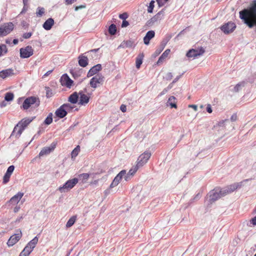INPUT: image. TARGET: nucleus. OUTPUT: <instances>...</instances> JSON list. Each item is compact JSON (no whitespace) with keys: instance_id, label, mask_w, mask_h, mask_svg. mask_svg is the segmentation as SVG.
I'll return each mask as SVG.
<instances>
[{"instance_id":"obj_1","label":"nucleus","mask_w":256,"mask_h":256,"mask_svg":"<svg viewBox=\"0 0 256 256\" xmlns=\"http://www.w3.org/2000/svg\"><path fill=\"white\" fill-rule=\"evenodd\" d=\"M240 18L250 28L256 26V0H254L248 8L240 12Z\"/></svg>"},{"instance_id":"obj_2","label":"nucleus","mask_w":256,"mask_h":256,"mask_svg":"<svg viewBox=\"0 0 256 256\" xmlns=\"http://www.w3.org/2000/svg\"><path fill=\"white\" fill-rule=\"evenodd\" d=\"M33 118H24L14 126L10 138L15 136L18 138L26 128L32 121Z\"/></svg>"},{"instance_id":"obj_3","label":"nucleus","mask_w":256,"mask_h":256,"mask_svg":"<svg viewBox=\"0 0 256 256\" xmlns=\"http://www.w3.org/2000/svg\"><path fill=\"white\" fill-rule=\"evenodd\" d=\"M40 104V101L38 98L35 96H30L24 100L22 107L24 110H28L30 106L36 108L39 106Z\"/></svg>"},{"instance_id":"obj_4","label":"nucleus","mask_w":256,"mask_h":256,"mask_svg":"<svg viewBox=\"0 0 256 256\" xmlns=\"http://www.w3.org/2000/svg\"><path fill=\"white\" fill-rule=\"evenodd\" d=\"M241 183L242 182H236L222 188H220V192L221 196H224L226 194L232 193L238 188H240L242 186Z\"/></svg>"},{"instance_id":"obj_5","label":"nucleus","mask_w":256,"mask_h":256,"mask_svg":"<svg viewBox=\"0 0 256 256\" xmlns=\"http://www.w3.org/2000/svg\"><path fill=\"white\" fill-rule=\"evenodd\" d=\"M78 178H74L68 180L62 186L58 188V190L61 192H68L73 188L78 182Z\"/></svg>"},{"instance_id":"obj_6","label":"nucleus","mask_w":256,"mask_h":256,"mask_svg":"<svg viewBox=\"0 0 256 256\" xmlns=\"http://www.w3.org/2000/svg\"><path fill=\"white\" fill-rule=\"evenodd\" d=\"M104 82V77L100 74H97L92 77L90 82V86L94 88H96L103 84Z\"/></svg>"},{"instance_id":"obj_7","label":"nucleus","mask_w":256,"mask_h":256,"mask_svg":"<svg viewBox=\"0 0 256 256\" xmlns=\"http://www.w3.org/2000/svg\"><path fill=\"white\" fill-rule=\"evenodd\" d=\"M220 192V188H216L209 192L208 196L209 198L208 201L210 204L222 197Z\"/></svg>"},{"instance_id":"obj_8","label":"nucleus","mask_w":256,"mask_h":256,"mask_svg":"<svg viewBox=\"0 0 256 256\" xmlns=\"http://www.w3.org/2000/svg\"><path fill=\"white\" fill-rule=\"evenodd\" d=\"M151 156V153L146 152L142 154L138 158L136 166L138 168L145 164Z\"/></svg>"},{"instance_id":"obj_9","label":"nucleus","mask_w":256,"mask_h":256,"mask_svg":"<svg viewBox=\"0 0 256 256\" xmlns=\"http://www.w3.org/2000/svg\"><path fill=\"white\" fill-rule=\"evenodd\" d=\"M236 28V24L232 22H228L222 24L220 28L225 34H228L233 32Z\"/></svg>"},{"instance_id":"obj_10","label":"nucleus","mask_w":256,"mask_h":256,"mask_svg":"<svg viewBox=\"0 0 256 256\" xmlns=\"http://www.w3.org/2000/svg\"><path fill=\"white\" fill-rule=\"evenodd\" d=\"M14 29L12 22L4 24L0 28V36H5L10 32Z\"/></svg>"},{"instance_id":"obj_11","label":"nucleus","mask_w":256,"mask_h":256,"mask_svg":"<svg viewBox=\"0 0 256 256\" xmlns=\"http://www.w3.org/2000/svg\"><path fill=\"white\" fill-rule=\"evenodd\" d=\"M34 50L31 46H27L20 49V56L22 58H28L33 54Z\"/></svg>"},{"instance_id":"obj_12","label":"nucleus","mask_w":256,"mask_h":256,"mask_svg":"<svg viewBox=\"0 0 256 256\" xmlns=\"http://www.w3.org/2000/svg\"><path fill=\"white\" fill-rule=\"evenodd\" d=\"M86 92V89L84 90L79 92V100L78 104L82 106H86L90 101V96L84 94Z\"/></svg>"},{"instance_id":"obj_13","label":"nucleus","mask_w":256,"mask_h":256,"mask_svg":"<svg viewBox=\"0 0 256 256\" xmlns=\"http://www.w3.org/2000/svg\"><path fill=\"white\" fill-rule=\"evenodd\" d=\"M22 232L20 230H18V233L12 236L8 240V242H7L8 246H13L20 240V238L22 237Z\"/></svg>"},{"instance_id":"obj_14","label":"nucleus","mask_w":256,"mask_h":256,"mask_svg":"<svg viewBox=\"0 0 256 256\" xmlns=\"http://www.w3.org/2000/svg\"><path fill=\"white\" fill-rule=\"evenodd\" d=\"M125 174L126 170L120 171L114 178L113 181L110 186V188H112L118 186Z\"/></svg>"},{"instance_id":"obj_15","label":"nucleus","mask_w":256,"mask_h":256,"mask_svg":"<svg viewBox=\"0 0 256 256\" xmlns=\"http://www.w3.org/2000/svg\"><path fill=\"white\" fill-rule=\"evenodd\" d=\"M56 147V144L52 143L50 146L44 147L42 148L40 152L39 153V156L41 157L44 155L49 154Z\"/></svg>"},{"instance_id":"obj_16","label":"nucleus","mask_w":256,"mask_h":256,"mask_svg":"<svg viewBox=\"0 0 256 256\" xmlns=\"http://www.w3.org/2000/svg\"><path fill=\"white\" fill-rule=\"evenodd\" d=\"M14 70L8 68L0 72V78L5 79L14 75Z\"/></svg>"},{"instance_id":"obj_17","label":"nucleus","mask_w":256,"mask_h":256,"mask_svg":"<svg viewBox=\"0 0 256 256\" xmlns=\"http://www.w3.org/2000/svg\"><path fill=\"white\" fill-rule=\"evenodd\" d=\"M62 84L70 88L72 86L73 81L66 74L62 75L61 78Z\"/></svg>"},{"instance_id":"obj_18","label":"nucleus","mask_w":256,"mask_h":256,"mask_svg":"<svg viewBox=\"0 0 256 256\" xmlns=\"http://www.w3.org/2000/svg\"><path fill=\"white\" fill-rule=\"evenodd\" d=\"M14 166H10L8 168L3 178L4 184H6L9 181L10 176L14 172Z\"/></svg>"},{"instance_id":"obj_19","label":"nucleus","mask_w":256,"mask_h":256,"mask_svg":"<svg viewBox=\"0 0 256 256\" xmlns=\"http://www.w3.org/2000/svg\"><path fill=\"white\" fill-rule=\"evenodd\" d=\"M102 70V66L100 64H98L92 66L88 71L87 76L90 77L96 74L99 71Z\"/></svg>"},{"instance_id":"obj_20","label":"nucleus","mask_w":256,"mask_h":256,"mask_svg":"<svg viewBox=\"0 0 256 256\" xmlns=\"http://www.w3.org/2000/svg\"><path fill=\"white\" fill-rule=\"evenodd\" d=\"M205 52V50L202 47L193 48V61L198 56H202Z\"/></svg>"},{"instance_id":"obj_21","label":"nucleus","mask_w":256,"mask_h":256,"mask_svg":"<svg viewBox=\"0 0 256 256\" xmlns=\"http://www.w3.org/2000/svg\"><path fill=\"white\" fill-rule=\"evenodd\" d=\"M154 35L155 32L154 31L150 30L148 32L144 38V44L146 45L150 43V40L154 36Z\"/></svg>"},{"instance_id":"obj_22","label":"nucleus","mask_w":256,"mask_h":256,"mask_svg":"<svg viewBox=\"0 0 256 256\" xmlns=\"http://www.w3.org/2000/svg\"><path fill=\"white\" fill-rule=\"evenodd\" d=\"M23 196L24 194L22 192H18L10 199V202L13 204H18Z\"/></svg>"},{"instance_id":"obj_23","label":"nucleus","mask_w":256,"mask_h":256,"mask_svg":"<svg viewBox=\"0 0 256 256\" xmlns=\"http://www.w3.org/2000/svg\"><path fill=\"white\" fill-rule=\"evenodd\" d=\"M67 114L62 105L55 112L56 115L61 118L66 116Z\"/></svg>"},{"instance_id":"obj_24","label":"nucleus","mask_w":256,"mask_h":256,"mask_svg":"<svg viewBox=\"0 0 256 256\" xmlns=\"http://www.w3.org/2000/svg\"><path fill=\"white\" fill-rule=\"evenodd\" d=\"M78 98L79 92L78 93L77 92H74L69 96L68 98V101L71 104H75L78 102Z\"/></svg>"},{"instance_id":"obj_25","label":"nucleus","mask_w":256,"mask_h":256,"mask_svg":"<svg viewBox=\"0 0 256 256\" xmlns=\"http://www.w3.org/2000/svg\"><path fill=\"white\" fill-rule=\"evenodd\" d=\"M247 84V81L243 80L238 84H236V86L234 87L233 89L232 90V91L234 92H238L240 90H242V89L246 86V85Z\"/></svg>"},{"instance_id":"obj_26","label":"nucleus","mask_w":256,"mask_h":256,"mask_svg":"<svg viewBox=\"0 0 256 256\" xmlns=\"http://www.w3.org/2000/svg\"><path fill=\"white\" fill-rule=\"evenodd\" d=\"M54 24V20L52 18H48L43 24V28L46 30H50Z\"/></svg>"},{"instance_id":"obj_27","label":"nucleus","mask_w":256,"mask_h":256,"mask_svg":"<svg viewBox=\"0 0 256 256\" xmlns=\"http://www.w3.org/2000/svg\"><path fill=\"white\" fill-rule=\"evenodd\" d=\"M78 64L82 67H86L88 64L87 56L82 55L78 56Z\"/></svg>"},{"instance_id":"obj_28","label":"nucleus","mask_w":256,"mask_h":256,"mask_svg":"<svg viewBox=\"0 0 256 256\" xmlns=\"http://www.w3.org/2000/svg\"><path fill=\"white\" fill-rule=\"evenodd\" d=\"M134 46V43L132 40H126L124 41L121 43V44L118 46V48H130Z\"/></svg>"},{"instance_id":"obj_29","label":"nucleus","mask_w":256,"mask_h":256,"mask_svg":"<svg viewBox=\"0 0 256 256\" xmlns=\"http://www.w3.org/2000/svg\"><path fill=\"white\" fill-rule=\"evenodd\" d=\"M162 14V12H158L156 15H155L152 18H150L149 20H148V25H152L156 22L158 21V20L160 19V16Z\"/></svg>"},{"instance_id":"obj_30","label":"nucleus","mask_w":256,"mask_h":256,"mask_svg":"<svg viewBox=\"0 0 256 256\" xmlns=\"http://www.w3.org/2000/svg\"><path fill=\"white\" fill-rule=\"evenodd\" d=\"M144 57V54L143 53L140 54L136 58V67L137 68H139L140 66V65L142 64V60Z\"/></svg>"},{"instance_id":"obj_31","label":"nucleus","mask_w":256,"mask_h":256,"mask_svg":"<svg viewBox=\"0 0 256 256\" xmlns=\"http://www.w3.org/2000/svg\"><path fill=\"white\" fill-rule=\"evenodd\" d=\"M167 42H168L167 40H164L161 42L160 47L156 50V52H154L156 56H157L158 54H160V53L162 51V50L164 48Z\"/></svg>"},{"instance_id":"obj_32","label":"nucleus","mask_w":256,"mask_h":256,"mask_svg":"<svg viewBox=\"0 0 256 256\" xmlns=\"http://www.w3.org/2000/svg\"><path fill=\"white\" fill-rule=\"evenodd\" d=\"M167 105L170 106L172 108H177L176 102V98L174 96H171L169 98L167 102Z\"/></svg>"},{"instance_id":"obj_33","label":"nucleus","mask_w":256,"mask_h":256,"mask_svg":"<svg viewBox=\"0 0 256 256\" xmlns=\"http://www.w3.org/2000/svg\"><path fill=\"white\" fill-rule=\"evenodd\" d=\"M170 49L166 50L159 58L158 61V64L162 62L168 57V55L170 54Z\"/></svg>"},{"instance_id":"obj_34","label":"nucleus","mask_w":256,"mask_h":256,"mask_svg":"<svg viewBox=\"0 0 256 256\" xmlns=\"http://www.w3.org/2000/svg\"><path fill=\"white\" fill-rule=\"evenodd\" d=\"M38 238L37 236H35L32 240H30L27 245L30 246V248H32V249H34L36 244H37L38 242Z\"/></svg>"},{"instance_id":"obj_35","label":"nucleus","mask_w":256,"mask_h":256,"mask_svg":"<svg viewBox=\"0 0 256 256\" xmlns=\"http://www.w3.org/2000/svg\"><path fill=\"white\" fill-rule=\"evenodd\" d=\"M90 175L86 173H84L78 175V178L82 180L83 184L86 183V180L88 179Z\"/></svg>"},{"instance_id":"obj_36","label":"nucleus","mask_w":256,"mask_h":256,"mask_svg":"<svg viewBox=\"0 0 256 256\" xmlns=\"http://www.w3.org/2000/svg\"><path fill=\"white\" fill-rule=\"evenodd\" d=\"M62 106L67 113L72 112L74 108V106H72V104L69 103L64 104Z\"/></svg>"},{"instance_id":"obj_37","label":"nucleus","mask_w":256,"mask_h":256,"mask_svg":"<svg viewBox=\"0 0 256 256\" xmlns=\"http://www.w3.org/2000/svg\"><path fill=\"white\" fill-rule=\"evenodd\" d=\"M76 220V216H72L68 220V221L66 226L67 228H70L71 227L75 222Z\"/></svg>"},{"instance_id":"obj_38","label":"nucleus","mask_w":256,"mask_h":256,"mask_svg":"<svg viewBox=\"0 0 256 256\" xmlns=\"http://www.w3.org/2000/svg\"><path fill=\"white\" fill-rule=\"evenodd\" d=\"M32 248H30L26 244L22 252L28 256L33 250Z\"/></svg>"},{"instance_id":"obj_39","label":"nucleus","mask_w":256,"mask_h":256,"mask_svg":"<svg viewBox=\"0 0 256 256\" xmlns=\"http://www.w3.org/2000/svg\"><path fill=\"white\" fill-rule=\"evenodd\" d=\"M108 32L111 35H114L116 32V28L115 24H112L108 28Z\"/></svg>"},{"instance_id":"obj_40","label":"nucleus","mask_w":256,"mask_h":256,"mask_svg":"<svg viewBox=\"0 0 256 256\" xmlns=\"http://www.w3.org/2000/svg\"><path fill=\"white\" fill-rule=\"evenodd\" d=\"M14 95L12 92H7L5 94L4 100L6 101H11L14 99Z\"/></svg>"},{"instance_id":"obj_41","label":"nucleus","mask_w":256,"mask_h":256,"mask_svg":"<svg viewBox=\"0 0 256 256\" xmlns=\"http://www.w3.org/2000/svg\"><path fill=\"white\" fill-rule=\"evenodd\" d=\"M80 150V147L79 146H78L76 148H74V149L72 151L71 153L72 158L76 157L78 156Z\"/></svg>"},{"instance_id":"obj_42","label":"nucleus","mask_w":256,"mask_h":256,"mask_svg":"<svg viewBox=\"0 0 256 256\" xmlns=\"http://www.w3.org/2000/svg\"><path fill=\"white\" fill-rule=\"evenodd\" d=\"M230 120H222L218 122V126H219L220 128H223L224 127L228 124H230Z\"/></svg>"},{"instance_id":"obj_43","label":"nucleus","mask_w":256,"mask_h":256,"mask_svg":"<svg viewBox=\"0 0 256 256\" xmlns=\"http://www.w3.org/2000/svg\"><path fill=\"white\" fill-rule=\"evenodd\" d=\"M139 168L137 166H133L128 172V174L132 177L134 174Z\"/></svg>"},{"instance_id":"obj_44","label":"nucleus","mask_w":256,"mask_h":256,"mask_svg":"<svg viewBox=\"0 0 256 256\" xmlns=\"http://www.w3.org/2000/svg\"><path fill=\"white\" fill-rule=\"evenodd\" d=\"M52 114L50 113L44 121V123L47 125L50 124L52 122Z\"/></svg>"},{"instance_id":"obj_45","label":"nucleus","mask_w":256,"mask_h":256,"mask_svg":"<svg viewBox=\"0 0 256 256\" xmlns=\"http://www.w3.org/2000/svg\"><path fill=\"white\" fill-rule=\"evenodd\" d=\"M44 12V8H43L38 7L37 8L36 15L38 16H42Z\"/></svg>"},{"instance_id":"obj_46","label":"nucleus","mask_w":256,"mask_h":256,"mask_svg":"<svg viewBox=\"0 0 256 256\" xmlns=\"http://www.w3.org/2000/svg\"><path fill=\"white\" fill-rule=\"evenodd\" d=\"M7 52L6 46L5 44L0 46V56L2 55V52L6 53Z\"/></svg>"},{"instance_id":"obj_47","label":"nucleus","mask_w":256,"mask_h":256,"mask_svg":"<svg viewBox=\"0 0 256 256\" xmlns=\"http://www.w3.org/2000/svg\"><path fill=\"white\" fill-rule=\"evenodd\" d=\"M154 0H152L149 4V6L148 8V12L149 13H151L152 12L154 8Z\"/></svg>"},{"instance_id":"obj_48","label":"nucleus","mask_w":256,"mask_h":256,"mask_svg":"<svg viewBox=\"0 0 256 256\" xmlns=\"http://www.w3.org/2000/svg\"><path fill=\"white\" fill-rule=\"evenodd\" d=\"M202 195V190H200L198 193L195 196L194 198H193V200H198L201 197Z\"/></svg>"},{"instance_id":"obj_49","label":"nucleus","mask_w":256,"mask_h":256,"mask_svg":"<svg viewBox=\"0 0 256 256\" xmlns=\"http://www.w3.org/2000/svg\"><path fill=\"white\" fill-rule=\"evenodd\" d=\"M128 17V14L126 12L120 14L119 15L120 18L124 20H126Z\"/></svg>"},{"instance_id":"obj_50","label":"nucleus","mask_w":256,"mask_h":256,"mask_svg":"<svg viewBox=\"0 0 256 256\" xmlns=\"http://www.w3.org/2000/svg\"><path fill=\"white\" fill-rule=\"evenodd\" d=\"M32 32H26V33L24 34L22 36L24 38L27 39V38H30L32 36Z\"/></svg>"},{"instance_id":"obj_51","label":"nucleus","mask_w":256,"mask_h":256,"mask_svg":"<svg viewBox=\"0 0 256 256\" xmlns=\"http://www.w3.org/2000/svg\"><path fill=\"white\" fill-rule=\"evenodd\" d=\"M172 78V74L171 72H168L166 76V78L167 80H170Z\"/></svg>"},{"instance_id":"obj_52","label":"nucleus","mask_w":256,"mask_h":256,"mask_svg":"<svg viewBox=\"0 0 256 256\" xmlns=\"http://www.w3.org/2000/svg\"><path fill=\"white\" fill-rule=\"evenodd\" d=\"M250 222L253 226H256V216L250 220Z\"/></svg>"},{"instance_id":"obj_53","label":"nucleus","mask_w":256,"mask_h":256,"mask_svg":"<svg viewBox=\"0 0 256 256\" xmlns=\"http://www.w3.org/2000/svg\"><path fill=\"white\" fill-rule=\"evenodd\" d=\"M206 111L208 113H212V112L210 104H208L206 106Z\"/></svg>"},{"instance_id":"obj_54","label":"nucleus","mask_w":256,"mask_h":256,"mask_svg":"<svg viewBox=\"0 0 256 256\" xmlns=\"http://www.w3.org/2000/svg\"><path fill=\"white\" fill-rule=\"evenodd\" d=\"M129 25V23L128 21L124 20H123L122 24V27L125 28Z\"/></svg>"},{"instance_id":"obj_55","label":"nucleus","mask_w":256,"mask_h":256,"mask_svg":"<svg viewBox=\"0 0 256 256\" xmlns=\"http://www.w3.org/2000/svg\"><path fill=\"white\" fill-rule=\"evenodd\" d=\"M123 177H124V180L126 181L129 180L132 178V176H130L128 174H126V173Z\"/></svg>"},{"instance_id":"obj_56","label":"nucleus","mask_w":256,"mask_h":256,"mask_svg":"<svg viewBox=\"0 0 256 256\" xmlns=\"http://www.w3.org/2000/svg\"><path fill=\"white\" fill-rule=\"evenodd\" d=\"M186 56L188 58L192 57V48L188 50L186 54Z\"/></svg>"},{"instance_id":"obj_57","label":"nucleus","mask_w":256,"mask_h":256,"mask_svg":"<svg viewBox=\"0 0 256 256\" xmlns=\"http://www.w3.org/2000/svg\"><path fill=\"white\" fill-rule=\"evenodd\" d=\"M120 109L122 112H126V107L124 104H122L120 107Z\"/></svg>"},{"instance_id":"obj_58","label":"nucleus","mask_w":256,"mask_h":256,"mask_svg":"<svg viewBox=\"0 0 256 256\" xmlns=\"http://www.w3.org/2000/svg\"><path fill=\"white\" fill-rule=\"evenodd\" d=\"M168 89H166V88H164L162 91L159 94V96H162L164 94H166L168 92Z\"/></svg>"},{"instance_id":"obj_59","label":"nucleus","mask_w":256,"mask_h":256,"mask_svg":"<svg viewBox=\"0 0 256 256\" xmlns=\"http://www.w3.org/2000/svg\"><path fill=\"white\" fill-rule=\"evenodd\" d=\"M86 8V6H84V5H80L79 6H77L75 8V10L77 11L80 8Z\"/></svg>"},{"instance_id":"obj_60","label":"nucleus","mask_w":256,"mask_h":256,"mask_svg":"<svg viewBox=\"0 0 256 256\" xmlns=\"http://www.w3.org/2000/svg\"><path fill=\"white\" fill-rule=\"evenodd\" d=\"M163 0H156V2L160 6H162L164 5V3Z\"/></svg>"},{"instance_id":"obj_61","label":"nucleus","mask_w":256,"mask_h":256,"mask_svg":"<svg viewBox=\"0 0 256 256\" xmlns=\"http://www.w3.org/2000/svg\"><path fill=\"white\" fill-rule=\"evenodd\" d=\"M230 120L232 122H234L236 120V114H234L231 116Z\"/></svg>"},{"instance_id":"obj_62","label":"nucleus","mask_w":256,"mask_h":256,"mask_svg":"<svg viewBox=\"0 0 256 256\" xmlns=\"http://www.w3.org/2000/svg\"><path fill=\"white\" fill-rule=\"evenodd\" d=\"M76 0H66V2L68 4H72L74 3Z\"/></svg>"},{"instance_id":"obj_63","label":"nucleus","mask_w":256,"mask_h":256,"mask_svg":"<svg viewBox=\"0 0 256 256\" xmlns=\"http://www.w3.org/2000/svg\"><path fill=\"white\" fill-rule=\"evenodd\" d=\"M203 83L202 80H200V82H198V84L196 86V88H201V86L202 85V84Z\"/></svg>"},{"instance_id":"obj_64","label":"nucleus","mask_w":256,"mask_h":256,"mask_svg":"<svg viewBox=\"0 0 256 256\" xmlns=\"http://www.w3.org/2000/svg\"><path fill=\"white\" fill-rule=\"evenodd\" d=\"M182 75H180V76H177L175 78L174 80H173L172 84H174L178 80L179 78H180Z\"/></svg>"}]
</instances>
